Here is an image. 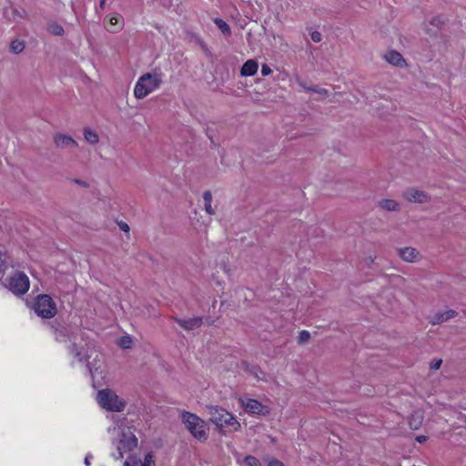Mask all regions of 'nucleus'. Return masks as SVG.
Wrapping results in <instances>:
<instances>
[{
  "label": "nucleus",
  "instance_id": "1",
  "mask_svg": "<svg viewBox=\"0 0 466 466\" xmlns=\"http://www.w3.org/2000/svg\"><path fill=\"white\" fill-rule=\"evenodd\" d=\"M207 409L210 421L217 426L220 433H231L240 429V423L225 409L219 406H209Z\"/></svg>",
  "mask_w": 466,
  "mask_h": 466
},
{
  "label": "nucleus",
  "instance_id": "2",
  "mask_svg": "<svg viewBox=\"0 0 466 466\" xmlns=\"http://www.w3.org/2000/svg\"><path fill=\"white\" fill-rule=\"evenodd\" d=\"M182 421L187 430L200 441H205L208 437V427L205 420L194 413L183 411L181 414Z\"/></svg>",
  "mask_w": 466,
  "mask_h": 466
},
{
  "label": "nucleus",
  "instance_id": "3",
  "mask_svg": "<svg viewBox=\"0 0 466 466\" xmlns=\"http://www.w3.org/2000/svg\"><path fill=\"white\" fill-rule=\"evenodd\" d=\"M162 83L160 75L147 73L142 75L134 89V95L137 98L142 99L146 97L149 93L157 89Z\"/></svg>",
  "mask_w": 466,
  "mask_h": 466
},
{
  "label": "nucleus",
  "instance_id": "4",
  "mask_svg": "<svg viewBox=\"0 0 466 466\" xmlns=\"http://www.w3.org/2000/svg\"><path fill=\"white\" fill-rule=\"evenodd\" d=\"M96 399L99 405L109 411L120 412L127 406V402L109 389L98 390Z\"/></svg>",
  "mask_w": 466,
  "mask_h": 466
},
{
  "label": "nucleus",
  "instance_id": "5",
  "mask_svg": "<svg viewBox=\"0 0 466 466\" xmlns=\"http://www.w3.org/2000/svg\"><path fill=\"white\" fill-rule=\"evenodd\" d=\"M34 309L36 315L43 319H51L57 313L55 301L47 294H41L35 298Z\"/></svg>",
  "mask_w": 466,
  "mask_h": 466
},
{
  "label": "nucleus",
  "instance_id": "6",
  "mask_svg": "<svg viewBox=\"0 0 466 466\" xmlns=\"http://www.w3.org/2000/svg\"><path fill=\"white\" fill-rule=\"evenodd\" d=\"M137 446V439L131 432H122L116 449L117 453L113 454L116 460L123 458L124 453L130 452Z\"/></svg>",
  "mask_w": 466,
  "mask_h": 466
},
{
  "label": "nucleus",
  "instance_id": "7",
  "mask_svg": "<svg viewBox=\"0 0 466 466\" xmlns=\"http://www.w3.org/2000/svg\"><path fill=\"white\" fill-rule=\"evenodd\" d=\"M8 287L13 293L23 295L29 289V279L24 272H16L10 278Z\"/></svg>",
  "mask_w": 466,
  "mask_h": 466
},
{
  "label": "nucleus",
  "instance_id": "8",
  "mask_svg": "<svg viewBox=\"0 0 466 466\" xmlns=\"http://www.w3.org/2000/svg\"><path fill=\"white\" fill-rule=\"evenodd\" d=\"M402 196L407 201L412 203L423 204L431 201V197L425 191L414 187L407 188Z\"/></svg>",
  "mask_w": 466,
  "mask_h": 466
},
{
  "label": "nucleus",
  "instance_id": "9",
  "mask_svg": "<svg viewBox=\"0 0 466 466\" xmlns=\"http://www.w3.org/2000/svg\"><path fill=\"white\" fill-rule=\"evenodd\" d=\"M243 406L245 410L248 413L263 416L269 413V410L267 406L254 399H248L246 401H243Z\"/></svg>",
  "mask_w": 466,
  "mask_h": 466
},
{
  "label": "nucleus",
  "instance_id": "10",
  "mask_svg": "<svg viewBox=\"0 0 466 466\" xmlns=\"http://www.w3.org/2000/svg\"><path fill=\"white\" fill-rule=\"evenodd\" d=\"M173 319L185 330H193L199 328L203 324V318L194 317L189 319H180L173 317Z\"/></svg>",
  "mask_w": 466,
  "mask_h": 466
},
{
  "label": "nucleus",
  "instance_id": "11",
  "mask_svg": "<svg viewBox=\"0 0 466 466\" xmlns=\"http://www.w3.org/2000/svg\"><path fill=\"white\" fill-rule=\"evenodd\" d=\"M397 252L402 260L409 262V263L416 262L421 257L420 252L416 248H411V247L398 248Z\"/></svg>",
  "mask_w": 466,
  "mask_h": 466
},
{
  "label": "nucleus",
  "instance_id": "12",
  "mask_svg": "<svg viewBox=\"0 0 466 466\" xmlns=\"http://www.w3.org/2000/svg\"><path fill=\"white\" fill-rule=\"evenodd\" d=\"M54 142L58 148L77 147V142L72 137L57 133L54 137Z\"/></svg>",
  "mask_w": 466,
  "mask_h": 466
},
{
  "label": "nucleus",
  "instance_id": "13",
  "mask_svg": "<svg viewBox=\"0 0 466 466\" xmlns=\"http://www.w3.org/2000/svg\"><path fill=\"white\" fill-rule=\"evenodd\" d=\"M103 362L102 355L96 354L93 361H87L86 367L89 370L90 375L94 378L96 374L102 375V366L101 363Z\"/></svg>",
  "mask_w": 466,
  "mask_h": 466
},
{
  "label": "nucleus",
  "instance_id": "14",
  "mask_svg": "<svg viewBox=\"0 0 466 466\" xmlns=\"http://www.w3.org/2000/svg\"><path fill=\"white\" fill-rule=\"evenodd\" d=\"M384 58L387 62H389L390 65L403 67V66L406 64L405 59L402 57L400 53L397 51H390L385 56Z\"/></svg>",
  "mask_w": 466,
  "mask_h": 466
},
{
  "label": "nucleus",
  "instance_id": "15",
  "mask_svg": "<svg viewBox=\"0 0 466 466\" xmlns=\"http://www.w3.org/2000/svg\"><path fill=\"white\" fill-rule=\"evenodd\" d=\"M258 68V64L257 61L253 59H249L244 63L240 69V75L242 76H254Z\"/></svg>",
  "mask_w": 466,
  "mask_h": 466
},
{
  "label": "nucleus",
  "instance_id": "16",
  "mask_svg": "<svg viewBox=\"0 0 466 466\" xmlns=\"http://www.w3.org/2000/svg\"><path fill=\"white\" fill-rule=\"evenodd\" d=\"M457 312L453 309H449L445 312L436 313L431 320L433 325L441 324L457 316Z\"/></svg>",
  "mask_w": 466,
  "mask_h": 466
},
{
  "label": "nucleus",
  "instance_id": "17",
  "mask_svg": "<svg viewBox=\"0 0 466 466\" xmlns=\"http://www.w3.org/2000/svg\"><path fill=\"white\" fill-rule=\"evenodd\" d=\"M378 207L387 211H399L400 205L394 199L383 198L378 202Z\"/></svg>",
  "mask_w": 466,
  "mask_h": 466
},
{
  "label": "nucleus",
  "instance_id": "18",
  "mask_svg": "<svg viewBox=\"0 0 466 466\" xmlns=\"http://www.w3.org/2000/svg\"><path fill=\"white\" fill-rule=\"evenodd\" d=\"M203 200H204L205 211L208 215H214L216 213V211H215V209L211 206V202H212V193H211V191L206 190L203 193Z\"/></svg>",
  "mask_w": 466,
  "mask_h": 466
},
{
  "label": "nucleus",
  "instance_id": "19",
  "mask_svg": "<svg viewBox=\"0 0 466 466\" xmlns=\"http://www.w3.org/2000/svg\"><path fill=\"white\" fill-rule=\"evenodd\" d=\"M84 137L85 139L91 145L96 144L99 140L98 135L90 128H86L84 130Z\"/></svg>",
  "mask_w": 466,
  "mask_h": 466
},
{
  "label": "nucleus",
  "instance_id": "20",
  "mask_svg": "<svg viewBox=\"0 0 466 466\" xmlns=\"http://www.w3.org/2000/svg\"><path fill=\"white\" fill-rule=\"evenodd\" d=\"M299 86L307 91L317 93L322 96H327L329 94V91L327 89L319 87L318 86H307L303 82H299Z\"/></svg>",
  "mask_w": 466,
  "mask_h": 466
},
{
  "label": "nucleus",
  "instance_id": "21",
  "mask_svg": "<svg viewBox=\"0 0 466 466\" xmlns=\"http://www.w3.org/2000/svg\"><path fill=\"white\" fill-rule=\"evenodd\" d=\"M215 25L224 35H229L231 34L230 26L221 18H216L214 20Z\"/></svg>",
  "mask_w": 466,
  "mask_h": 466
},
{
  "label": "nucleus",
  "instance_id": "22",
  "mask_svg": "<svg viewBox=\"0 0 466 466\" xmlns=\"http://www.w3.org/2000/svg\"><path fill=\"white\" fill-rule=\"evenodd\" d=\"M48 31L54 35H63L65 31L62 25L57 23H52L48 25Z\"/></svg>",
  "mask_w": 466,
  "mask_h": 466
},
{
  "label": "nucleus",
  "instance_id": "23",
  "mask_svg": "<svg viewBox=\"0 0 466 466\" xmlns=\"http://www.w3.org/2000/svg\"><path fill=\"white\" fill-rule=\"evenodd\" d=\"M24 48H25V45L21 41L14 40L10 44V50L14 54H20V53H22Z\"/></svg>",
  "mask_w": 466,
  "mask_h": 466
},
{
  "label": "nucleus",
  "instance_id": "24",
  "mask_svg": "<svg viewBox=\"0 0 466 466\" xmlns=\"http://www.w3.org/2000/svg\"><path fill=\"white\" fill-rule=\"evenodd\" d=\"M69 352L71 355L74 356L75 359H76L78 361H82L83 360V356H82V351L81 350L77 347V345L76 343H72L70 346H69Z\"/></svg>",
  "mask_w": 466,
  "mask_h": 466
},
{
  "label": "nucleus",
  "instance_id": "25",
  "mask_svg": "<svg viewBox=\"0 0 466 466\" xmlns=\"http://www.w3.org/2000/svg\"><path fill=\"white\" fill-rule=\"evenodd\" d=\"M155 464L153 460V455L148 453L146 455L144 461L142 462L140 460L134 461V465L137 466H153Z\"/></svg>",
  "mask_w": 466,
  "mask_h": 466
},
{
  "label": "nucleus",
  "instance_id": "26",
  "mask_svg": "<svg viewBox=\"0 0 466 466\" xmlns=\"http://www.w3.org/2000/svg\"><path fill=\"white\" fill-rule=\"evenodd\" d=\"M244 462L248 466H261L260 461L252 455H248L244 458Z\"/></svg>",
  "mask_w": 466,
  "mask_h": 466
},
{
  "label": "nucleus",
  "instance_id": "27",
  "mask_svg": "<svg viewBox=\"0 0 466 466\" xmlns=\"http://www.w3.org/2000/svg\"><path fill=\"white\" fill-rule=\"evenodd\" d=\"M310 339V333L308 330H301L298 337V343L304 344L307 343Z\"/></svg>",
  "mask_w": 466,
  "mask_h": 466
},
{
  "label": "nucleus",
  "instance_id": "28",
  "mask_svg": "<svg viewBox=\"0 0 466 466\" xmlns=\"http://www.w3.org/2000/svg\"><path fill=\"white\" fill-rule=\"evenodd\" d=\"M132 339L129 336H124V337H121L118 344L121 348L123 349H130L131 346H132Z\"/></svg>",
  "mask_w": 466,
  "mask_h": 466
},
{
  "label": "nucleus",
  "instance_id": "29",
  "mask_svg": "<svg viewBox=\"0 0 466 466\" xmlns=\"http://www.w3.org/2000/svg\"><path fill=\"white\" fill-rule=\"evenodd\" d=\"M5 253L0 251V278L4 276L5 269Z\"/></svg>",
  "mask_w": 466,
  "mask_h": 466
},
{
  "label": "nucleus",
  "instance_id": "30",
  "mask_svg": "<svg viewBox=\"0 0 466 466\" xmlns=\"http://www.w3.org/2000/svg\"><path fill=\"white\" fill-rule=\"evenodd\" d=\"M410 427L413 430L419 429L421 424V420H416L414 416H412L409 420Z\"/></svg>",
  "mask_w": 466,
  "mask_h": 466
},
{
  "label": "nucleus",
  "instance_id": "31",
  "mask_svg": "<svg viewBox=\"0 0 466 466\" xmlns=\"http://www.w3.org/2000/svg\"><path fill=\"white\" fill-rule=\"evenodd\" d=\"M310 38L315 43H319L322 40V35L319 31H313L310 33Z\"/></svg>",
  "mask_w": 466,
  "mask_h": 466
},
{
  "label": "nucleus",
  "instance_id": "32",
  "mask_svg": "<svg viewBox=\"0 0 466 466\" xmlns=\"http://www.w3.org/2000/svg\"><path fill=\"white\" fill-rule=\"evenodd\" d=\"M442 24H444V20L441 16H436L431 20V25H435V26H440Z\"/></svg>",
  "mask_w": 466,
  "mask_h": 466
},
{
  "label": "nucleus",
  "instance_id": "33",
  "mask_svg": "<svg viewBox=\"0 0 466 466\" xmlns=\"http://www.w3.org/2000/svg\"><path fill=\"white\" fill-rule=\"evenodd\" d=\"M272 73L271 68L267 65L263 64L261 66V74L262 76H268Z\"/></svg>",
  "mask_w": 466,
  "mask_h": 466
},
{
  "label": "nucleus",
  "instance_id": "34",
  "mask_svg": "<svg viewBox=\"0 0 466 466\" xmlns=\"http://www.w3.org/2000/svg\"><path fill=\"white\" fill-rule=\"evenodd\" d=\"M441 363H442L441 360H437L431 362V369H432V370H439L441 365Z\"/></svg>",
  "mask_w": 466,
  "mask_h": 466
},
{
  "label": "nucleus",
  "instance_id": "35",
  "mask_svg": "<svg viewBox=\"0 0 466 466\" xmlns=\"http://www.w3.org/2000/svg\"><path fill=\"white\" fill-rule=\"evenodd\" d=\"M118 226H119V228L122 231H125V232H128L129 231V226L126 222L121 221V222L118 223Z\"/></svg>",
  "mask_w": 466,
  "mask_h": 466
},
{
  "label": "nucleus",
  "instance_id": "36",
  "mask_svg": "<svg viewBox=\"0 0 466 466\" xmlns=\"http://www.w3.org/2000/svg\"><path fill=\"white\" fill-rule=\"evenodd\" d=\"M268 466H283V463L277 459H272L268 461Z\"/></svg>",
  "mask_w": 466,
  "mask_h": 466
},
{
  "label": "nucleus",
  "instance_id": "37",
  "mask_svg": "<svg viewBox=\"0 0 466 466\" xmlns=\"http://www.w3.org/2000/svg\"><path fill=\"white\" fill-rule=\"evenodd\" d=\"M119 18L117 16H112L109 18V23L111 26H116L118 24Z\"/></svg>",
  "mask_w": 466,
  "mask_h": 466
},
{
  "label": "nucleus",
  "instance_id": "38",
  "mask_svg": "<svg viewBox=\"0 0 466 466\" xmlns=\"http://www.w3.org/2000/svg\"><path fill=\"white\" fill-rule=\"evenodd\" d=\"M73 181H74L76 184H77V185H79V186H81V187H88L87 182H86V181H84V180L75 178V179H73Z\"/></svg>",
  "mask_w": 466,
  "mask_h": 466
},
{
  "label": "nucleus",
  "instance_id": "39",
  "mask_svg": "<svg viewBox=\"0 0 466 466\" xmlns=\"http://www.w3.org/2000/svg\"><path fill=\"white\" fill-rule=\"evenodd\" d=\"M426 440H427V437H426V436H423V435L418 436V437L416 438V441H417L418 442H420V443H422V442L426 441Z\"/></svg>",
  "mask_w": 466,
  "mask_h": 466
},
{
  "label": "nucleus",
  "instance_id": "40",
  "mask_svg": "<svg viewBox=\"0 0 466 466\" xmlns=\"http://www.w3.org/2000/svg\"><path fill=\"white\" fill-rule=\"evenodd\" d=\"M92 456L90 454L86 455V458H85V464L86 466H89L90 465V460H91Z\"/></svg>",
  "mask_w": 466,
  "mask_h": 466
},
{
  "label": "nucleus",
  "instance_id": "41",
  "mask_svg": "<svg viewBox=\"0 0 466 466\" xmlns=\"http://www.w3.org/2000/svg\"><path fill=\"white\" fill-rule=\"evenodd\" d=\"M106 5V0H100L99 2V9L104 10Z\"/></svg>",
  "mask_w": 466,
  "mask_h": 466
},
{
  "label": "nucleus",
  "instance_id": "42",
  "mask_svg": "<svg viewBox=\"0 0 466 466\" xmlns=\"http://www.w3.org/2000/svg\"><path fill=\"white\" fill-rule=\"evenodd\" d=\"M121 26H117L116 28H108L107 30L112 32V33H116V31L120 30Z\"/></svg>",
  "mask_w": 466,
  "mask_h": 466
},
{
  "label": "nucleus",
  "instance_id": "43",
  "mask_svg": "<svg viewBox=\"0 0 466 466\" xmlns=\"http://www.w3.org/2000/svg\"><path fill=\"white\" fill-rule=\"evenodd\" d=\"M210 141L214 143L213 138L209 136Z\"/></svg>",
  "mask_w": 466,
  "mask_h": 466
}]
</instances>
